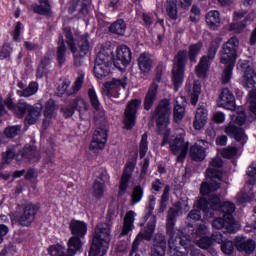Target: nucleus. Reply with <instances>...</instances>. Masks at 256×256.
<instances>
[{"label":"nucleus","mask_w":256,"mask_h":256,"mask_svg":"<svg viewBox=\"0 0 256 256\" xmlns=\"http://www.w3.org/2000/svg\"><path fill=\"white\" fill-rule=\"evenodd\" d=\"M39 119H41V108L32 106L25 118V125H35Z\"/></svg>","instance_id":"nucleus-37"},{"label":"nucleus","mask_w":256,"mask_h":256,"mask_svg":"<svg viewBox=\"0 0 256 256\" xmlns=\"http://www.w3.org/2000/svg\"><path fill=\"white\" fill-rule=\"evenodd\" d=\"M64 35L66 37L68 49H70L71 53L74 55V65H76V67L81 66V64L83 63V57H86L87 53H89V51L91 50V44L89 43V34H85L80 37L79 52H77V46L75 45V38H73V32H71V28H64Z\"/></svg>","instance_id":"nucleus-6"},{"label":"nucleus","mask_w":256,"mask_h":256,"mask_svg":"<svg viewBox=\"0 0 256 256\" xmlns=\"http://www.w3.org/2000/svg\"><path fill=\"white\" fill-rule=\"evenodd\" d=\"M221 251L224 255H231L235 251V244L233 241L227 239L223 244H221Z\"/></svg>","instance_id":"nucleus-54"},{"label":"nucleus","mask_w":256,"mask_h":256,"mask_svg":"<svg viewBox=\"0 0 256 256\" xmlns=\"http://www.w3.org/2000/svg\"><path fill=\"white\" fill-rule=\"evenodd\" d=\"M239 49V38L233 36L223 44L220 51V62L222 65H233L237 63V50Z\"/></svg>","instance_id":"nucleus-9"},{"label":"nucleus","mask_w":256,"mask_h":256,"mask_svg":"<svg viewBox=\"0 0 256 256\" xmlns=\"http://www.w3.org/2000/svg\"><path fill=\"white\" fill-rule=\"evenodd\" d=\"M32 106H29V104H27V102L20 100L17 104H16V108L14 110V113L20 117L23 118L25 117V112L29 111V109H31Z\"/></svg>","instance_id":"nucleus-48"},{"label":"nucleus","mask_w":256,"mask_h":256,"mask_svg":"<svg viewBox=\"0 0 256 256\" xmlns=\"http://www.w3.org/2000/svg\"><path fill=\"white\" fill-rule=\"evenodd\" d=\"M158 89L159 80L154 81L149 87L148 92L146 93L144 100V109H146V111H149V109L153 107V103L157 101Z\"/></svg>","instance_id":"nucleus-24"},{"label":"nucleus","mask_w":256,"mask_h":256,"mask_svg":"<svg viewBox=\"0 0 256 256\" xmlns=\"http://www.w3.org/2000/svg\"><path fill=\"white\" fill-rule=\"evenodd\" d=\"M39 91V84L37 82H31L26 89L18 91L19 97H31Z\"/></svg>","instance_id":"nucleus-45"},{"label":"nucleus","mask_w":256,"mask_h":256,"mask_svg":"<svg viewBox=\"0 0 256 256\" xmlns=\"http://www.w3.org/2000/svg\"><path fill=\"white\" fill-rule=\"evenodd\" d=\"M223 65H224L225 69L222 74V83L225 85V84L229 83V81H231L235 63L234 64H223Z\"/></svg>","instance_id":"nucleus-49"},{"label":"nucleus","mask_w":256,"mask_h":256,"mask_svg":"<svg viewBox=\"0 0 256 256\" xmlns=\"http://www.w3.org/2000/svg\"><path fill=\"white\" fill-rule=\"evenodd\" d=\"M217 49H219V42L213 40L210 43L207 55L201 57L196 67V75L198 77H205V75H207V71H209V67H211V63H213V59H215V55H217Z\"/></svg>","instance_id":"nucleus-11"},{"label":"nucleus","mask_w":256,"mask_h":256,"mask_svg":"<svg viewBox=\"0 0 256 256\" xmlns=\"http://www.w3.org/2000/svg\"><path fill=\"white\" fill-rule=\"evenodd\" d=\"M170 151L177 156V161L183 163L189 151V142H185V130H176V137L170 141Z\"/></svg>","instance_id":"nucleus-10"},{"label":"nucleus","mask_w":256,"mask_h":256,"mask_svg":"<svg viewBox=\"0 0 256 256\" xmlns=\"http://www.w3.org/2000/svg\"><path fill=\"white\" fill-rule=\"evenodd\" d=\"M156 201H157V198H155L153 195L149 196L148 205L146 207V211H147L146 219H149V217L153 215V211H155Z\"/></svg>","instance_id":"nucleus-55"},{"label":"nucleus","mask_w":256,"mask_h":256,"mask_svg":"<svg viewBox=\"0 0 256 256\" xmlns=\"http://www.w3.org/2000/svg\"><path fill=\"white\" fill-rule=\"evenodd\" d=\"M13 48H11V44L5 43L0 51V59H7V57H11V52Z\"/></svg>","instance_id":"nucleus-59"},{"label":"nucleus","mask_w":256,"mask_h":256,"mask_svg":"<svg viewBox=\"0 0 256 256\" xmlns=\"http://www.w3.org/2000/svg\"><path fill=\"white\" fill-rule=\"evenodd\" d=\"M4 133L6 137L13 139V137H17V135L21 133V126L20 125L9 126L5 129Z\"/></svg>","instance_id":"nucleus-53"},{"label":"nucleus","mask_w":256,"mask_h":256,"mask_svg":"<svg viewBox=\"0 0 256 256\" xmlns=\"http://www.w3.org/2000/svg\"><path fill=\"white\" fill-rule=\"evenodd\" d=\"M213 229H226L228 233H237L241 225L235 220H229L225 216L214 219L212 223Z\"/></svg>","instance_id":"nucleus-19"},{"label":"nucleus","mask_w":256,"mask_h":256,"mask_svg":"<svg viewBox=\"0 0 256 256\" xmlns=\"http://www.w3.org/2000/svg\"><path fill=\"white\" fill-rule=\"evenodd\" d=\"M138 67L141 73H150L151 69H153V59L151 58V54L148 52H143L138 57Z\"/></svg>","instance_id":"nucleus-30"},{"label":"nucleus","mask_w":256,"mask_h":256,"mask_svg":"<svg viewBox=\"0 0 256 256\" xmlns=\"http://www.w3.org/2000/svg\"><path fill=\"white\" fill-rule=\"evenodd\" d=\"M92 243L109 249L111 243V224H98L94 231Z\"/></svg>","instance_id":"nucleus-12"},{"label":"nucleus","mask_w":256,"mask_h":256,"mask_svg":"<svg viewBox=\"0 0 256 256\" xmlns=\"http://www.w3.org/2000/svg\"><path fill=\"white\" fill-rule=\"evenodd\" d=\"M125 31H127V24L125 20L119 19L111 24L110 33H115L116 35H125Z\"/></svg>","instance_id":"nucleus-42"},{"label":"nucleus","mask_w":256,"mask_h":256,"mask_svg":"<svg viewBox=\"0 0 256 256\" xmlns=\"http://www.w3.org/2000/svg\"><path fill=\"white\" fill-rule=\"evenodd\" d=\"M53 115H55V101L48 100L45 104V111H44V120H43V128L47 129L49 125H51V120L53 119Z\"/></svg>","instance_id":"nucleus-33"},{"label":"nucleus","mask_w":256,"mask_h":256,"mask_svg":"<svg viewBox=\"0 0 256 256\" xmlns=\"http://www.w3.org/2000/svg\"><path fill=\"white\" fill-rule=\"evenodd\" d=\"M15 158V150H8L4 155H3V161L5 163H11L13 159Z\"/></svg>","instance_id":"nucleus-64"},{"label":"nucleus","mask_w":256,"mask_h":256,"mask_svg":"<svg viewBox=\"0 0 256 256\" xmlns=\"http://www.w3.org/2000/svg\"><path fill=\"white\" fill-rule=\"evenodd\" d=\"M147 139H148L147 133H144L142 135L140 145H139V155L141 159H143V157L147 155V151H149V141H147Z\"/></svg>","instance_id":"nucleus-50"},{"label":"nucleus","mask_w":256,"mask_h":256,"mask_svg":"<svg viewBox=\"0 0 256 256\" xmlns=\"http://www.w3.org/2000/svg\"><path fill=\"white\" fill-rule=\"evenodd\" d=\"M111 57L105 52H99L94 65V75L97 79H103L109 75L111 67Z\"/></svg>","instance_id":"nucleus-13"},{"label":"nucleus","mask_w":256,"mask_h":256,"mask_svg":"<svg viewBox=\"0 0 256 256\" xmlns=\"http://www.w3.org/2000/svg\"><path fill=\"white\" fill-rule=\"evenodd\" d=\"M135 217H137V213H135V211L133 210H130L125 214L122 232L120 234L121 237H125V235H129V233L133 231Z\"/></svg>","instance_id":"nucleus-27"},{"label":"nucleus","mask_w":256,"mask_h":256,"mask_svg":"<svg viewBox=\"0 0 256 256\" xmlns=\"http://www.w3.org/2000/svg\"><path fill=\"white\" fill-rule=\"evenodd\" d=\"M200 93H201V84H199V82L195 81L193 84V90L191 93V103L193 105H197V102L199 101Z\"/></svg>","instance_id":"nucleus-51"},{"label":"nucleus","mask_w":256,"mask_h":256,"mask_svg":"<svg viewBox=\"0 0 256 256\" xmlns=\"http://www.w3.org/2000/svg\"><path fill=\"white\" fill-rule=\"evenodd\" d=\"M199 15H201V10L197 7V5H193L190 11V21L195 23L199 20Z\"/></svg>","instance_id":"nucleus-61"},{"label":"nucleus","mask_w":256,"mask_h":256,"mask_svg":"<svg viewBox=\"0 0 256 256\" xmlns=\"http://www.w3.org/2000/svg\"><path fill=\"white\" fill-rule=\"evenodd\" d=\"M223 160L219 157H215L210 161V166L206 170V182H203L200 187V193L202 195H211L221 188V179H223Z\"/></svg>","instance_id":"nucleus-3"},{"label":"nucleus","mask_w":256,"mask_h":256,"mask_svg":"<svg viewBox=\"0 0 256 256\" xmlns=\"http://www.w3.org/2000/svg\"><path fill=\"white\" fill-rule=\"evenodd\" d=\"M22 159H29L31 163H37L40 159V154L35 147L25 148L24 152H20Z\"/></svg>","instance_id":"nucleus-40"},{"label":"nucleus","mask_w":256,"mask_h":256,"mask_svg":"<svg viewBox=\"0 0 256 256\" xmlns=\"http://www.w3.org/2000/svg\"><path fill=\"white\" fill-rule=\"evenodd\" d=\"M231 122L225 126V133L227 135H231L236 141H241L245 143L247 141V136L243 129L239 128L245 121H247V117L245 116V110L243 107H238L236 112H233L231 115ZM238 125L239 127L235 126Z\"/></svg>","instance_id":"nucleus-7"},{"label":"nucleus","mask_w":256,"mask_h":256,"mask_svg":"<svg viewBox=\"0 0 256 256\" xmlns=\"http://www.w3.org/2000/svg\"><path fill=\"white\" fill-rule=\"evenodd\" d=\"M74 109L79 112L80 118L85 117L87 111H89V104L83 98H76L74 101Z\"/></svg>","instance_id":"nucleus-41"},{"label":"nucleus","mask_w":256,"mask_h":256,"mask_svg":"<svg viewBox=\"0 0 256 256\" xmlns=\"http://www.w3.org/2000/svg\"><path fill=\"white\" fill-rule=\"evenodd\" d=\"M226 235L227 234L225 232L224 233L216 232V233L212 234L210 239H212V241H214L215 243L222 245L227 240Z\"/></svg>","instance_id":"nucleus-58"},{"label":"nucleus","mask_w":256,"mask_h":256,"mask_svg":"<svg viewBox=\"0 0 256 256\" xmlns=\"http://www.w3.org/2000/svg\"><path fill=\"white\" fill-rule=\"evenodd\" d=\"M131 49L125 45H121L116 49L115 67H127L131 63Z\"/></svg>","instance_id":"nucleus-21"},{"label":"nucleus","mask_w":256,"mask_h":256,"mask_svg":"<svg viewBox=\"0 0 256 256\" xmlns=\"http://www.w3.org/2000/svg\"><path fill=\"white\" fill-rule=\"evenodd\" d=\"M245 27H247V23L243 20L241 22L230 24V31H233V33H242L245 30Z\"/></svg>","instance_id":"nucleus-56"},{"label":"nucleus","mask_w":256,"mask_h":256,"mask_svg":"<svg viewBox=\"0 0 256 256\" xmlns=\"http://www.w3.org/2000/svg\"><path fill=\"white\" fill-rule=\"evenodd\" d=\"M109 180V176L107 174H101L98 179L95 180L93 191L95 197H103V193H105V183Z\"/></svg>","instance_id":"nucleus-34"},{"label":"nucleus","mask_w":256,"mask_h":256,"mask_svg":"<svg viewBox=\"0 0 256 256\" xmlns=\"http://www.w3.org/2000/svg\"><path fill=\"white\" fill-rule=\"evenodd\" d=\"M39 211V206L33 203L25 205L22 214L18 216V221L23 227H29L35 221V215Z\"/></svg>","instance_id":"nucleus-17"},{"label":"nucleus","mask_w":256,"mask_h":256,"mask_svg":"<svg viewBox=\"0 0 256 256\" xmlns=\"http://www.w3.org/2000/svg\"><path fill=\"white\" fill-rule=\"evenodd\" d=\"M33 11L38 15H50L51 4L49 3V0H39V4L33 6Z\"/></svg>","instance_id":"nucleus-39"},{"label":"nucleus","mask_w":256,"mask_h":256,"mask_svg":"<svg viewBox=\"0 0 256 256\" xmlns=\"http://www.w3.org/2000/svg\"><path fill=\"white\" fill-rule=\"evenodd\" d=\"M181 213V206L178 202L175 208H170L167 217V234L170 236L168 241L170 256H188L189 251L191 256H205L193 244L187 235L175 234V218Z\"/></svg>","instance_id":"nucleus-1"},{"label":"nucleus","mask_w":256,"mask_h":256,"mask_svg":"<svg viewBox=\"0 0 256 256\" xmlns=\"http://www.w3.org/2000/svg\"><path fill=\"white\" fill-rule=\"evenodd\" d=\"M69 227L74 237L83 239V237L87 235V223L83 221L73 219L70 221Z\"/></svg>","instance_id":"nucleus-26"},{"label":"nucleus","mask_w":256,"mask_h":256,"mask_svg":"<svg viewBox=\"0 0 256 256\" xmlns=\"http://www.w3.org/2000/svg\"><path fill=\"white\" fill-rule=\"evenodd\" d=\"M133 171H135V163L128 162L120 179L118 197H123V195L127 193V189H129V183H131Z\"/></svg>","instance_id":"nucleus-18"},{"label":"nucleus","mask_w":256,"mask_h":256,"mask_svg":"<svg viewBox=\"0 0 256 256\" xmlns=\"http://www.w3.org/2000/svg\"><path fill=\"white\" fill-rule=\"evenodd\" d=\"M49 65H51V57L49 56H45L37 69V73L36 76L41 79L43 77V75H45L47 73V69H49Z\"/></svg>","instance_id":"nucleus-44"},{"label":"nucleus","mask_w":256,"mask_h":256,"mask_svg":"<svg viewBox=\"0 0 256 256\" xmlns=\"http://www.w3.org/2000/svg\"><path fill=\"white\" fill-rule=\"evenodd\" d=\"M206 23L210 29H218V27L221 25V17L219 15V11L212 10L208 12L206 15Z\"/></svg>","instance_id":"nucleus-35"},{"label":"nucleus","mask_w":256,"mask_h":256,"mask_svg":"<svg viewBox=\"0 0 256 256\" xmlns=\"http://www.w3.org/2000/svg\"><path fill=\"white\" fill-rule=\"evenodd\" d=\"M126 87L127 78H114L104 84L103 94L106 95V97H114V99H117L119 97V91L121 89H125Z\"/></svg>","instance_id":"nucleus-15"},{"label":"nucleus","mask_w":256,"mask_h":256,"mask_svg":"<svg viewBox=\"0 0 256 256\" xmlns=\"http://www.w3.org/2000/svg\"><path fill=\"white\" fill-rule=\"evenodd\" d=\"M190 156L193 161H203V159L207 157V154L205 153V148H203V146L195 143L190 148Z\"/></svg>","instance_id":"nucleus-38"},{"label":"nucleus","mask_w":256,"mask_h":256,"mask_svg":"<svg viewBox=\"0 0 256 256\" xmlns=\"http://www.w3.org/2000/svg\"><path fill=\"white\" fill-rule=\"evenodd\" d=\"M65 53H67V47L65 46V40L63 39V36L60 35L58 39V48L56 53L58 65L60 67H62V65H65Z\"/></svg>","instance_id":"nucleus-36"},{"label":"nucleus","mask_w":256,"mask_h":256,"mask_svg":"<svg viewBox=\"0 0 256 256\" xmlns=\"http://www.w3.org/2000/svg\"><path fill=\"white\" fill-rule=\"evenodd\" d=\"M167 249V241L165 236L160 235L155 239V243L151 248V256H165V251Z\"/></svg>","instance_id":"nucleus-32"},{"label":"nucleus","mask_w":256,"mask_h":256,"mask_svg":"<svg viewBox=\"0 0 256 256\" xmlns=\"http://www.w3.org/2000/svg\"><path fill=\"white\" fill-rule=\"evenodd\" d=\"M67 252L65 253V247L59 244L52 245L48 247V254L50 256H75L78 251H81L83 247V242L81 238L77 236H72L67 242Z\"/></svg>","instance_id":"nucleus-8"},{"label":"nucleus","mask_w":256,"mask_h":256,"mask_svg":"<svg viewBox=\"0 0 256 256\" xmlns=\"http://www.w3.org/2000/svg\"><path fill=\"white\" fill-rule=\"evenodd\" d=\"M107 251H109V248H105L99 244H95L92 242L89 251V256H105L107 255Z\"/></svg>","instance_id":"nucleus-47"},{"label":"nucleus","mask_w":256,"mask_h":256,"mask_svg":"<svg viewBox=\"0 0 256 256\" xmlns=\"http://www.w3.org/2000/svg\"><path fill=\"white\" fill-rule=\"evenodd\" d=\"M187 105V99L183 96L176 98V104L174 106V120L176 123H180V121L185 117V107Z\"/></svg>","instance_id":"nucleus-29"},{"label":"nucleus","mask_w":256,"mask_h":256,"mask_svg":"<svg viewBox=\"0 0 256 256\" xmlns=\"http://www.w3.org/2000/svg\"><path fill=\"white\" fill-rule=\"evenodd\" d=\"M62 111L65 117H73V113H75L74 103L72 102L70 105L63 107Z\"/></svg>","instance_id":"nucleus-63"},{"label":"nucleus","mask_w":256,"mask_h":256,"mask_svg":"<svg viewBox=\"0 0 256 256\" xmlns=\"http://www.w3.org/2000/svg\"><path fill=\"white\" fill-rule=\"evenodd\" d=\"M149 159L148 158H145L144 159V163L142 165V169H141V172H140V181H143V179H145V177H147V171H149Z\"/></svg>","instance_id":"nucleus-62"},{"label":"nucleus","mask_w":256,"mask_h":256,"mask_svg":"<svg viewBox=\"0 0 256 256\" xmlns=\"http://www.w3.org/2000/svg\"><path fill=\"white\" fill-rule=\"evenodd\" d=\"M88 97L93 109L95 110V120L99 121V119H101L102 121H105V110H103V106H101V102H99V97L97 96L95 89L90 88L88 90Z\"/></svg>","instance_id":"nucleus-22"},{"label":"nucleus","mask_w":256,"mask_h":256,"mask_svg":"<svg viewBox=\"0 0 256 256\" xmlns=\"http://www.w3.org/2000/svg\"><path fill=\"white\" fill-rule=\"evenodd\" d=\"M85 81V77L83 75L79 76L74 86L72 87L73 91H67L69 89V85H71L70 80H64L61 84V86L58 87V91L60 92V95H64V93H67V95H71L73 93H77L81 87H83V82Z\"/></svg>","instance_id":"nucleus-25"},{"label":"nucleus","mask_w":256,"mask_h":256,"mask_svg":"<svg viewBox=\"0 0 256 256\" xmlns=\"http://www.w3.org/2000/svg\"><path fill=\"white\" fill-rule=\"evenodd\" d=\"M203 49V42H198L189 46V51L181 50L174 58V65L172 69V80L174 83L175 91H177L180 85H183L185 79V65H187V59L191 63H197V57Z\"/></svg>","instance_id":"nucleus-2"},{"label":"nucleus","mask_w":256,"mask_h":256,"mask_svg":"<svg viewBox=\"0 0 256 256\" xmlns=\"http://www.w3.org/2000/svg\"><path fill=\"white\" fill-rule=\"evenodd\" d=\"M237 148L236 147H228L222 150L221 155L225 159H233L237 155Z\"/></svg>","instance_id":"nucleus-57"},{"label":"nucleus","mask_w":256,"mask_h":256,"mask_svg":"<svg viewBox=\"0 0 256 256\" xmlns=\"http://www.w3.org/2000/svg\"><path fill=\"white\" fill-rule=\"evenodd\" d=\"M238 251H245V253H253L255 251V241L245 237H237L235 240Z\"/></svg>","instance_id":"nucleus-31"},{"label":"nucleus","mask_w":256,"mask_h":256,"mask_svg":"<svg viewBox=\"0 0 256 256\" xmlns=\"http://www.w3.org/2000/svg\"><path fill=\"white\" fill-rule=\"evenodd\" d=\"M166 13L170 19H177V0L166 1Z\"/></svg>","instance_id":"nucleus-46"},{"label":"nucleus","mask_w":256,"mask_h":256,"mask_svg":"<svg viewBox=\"0 0 256 256\" xmlns=\"http://www.w3.org/2000/svg\"><path fill=\"white\" fill-rule=\"evenodd\" d=\"M197 247L200 249H210L211 245H213V240L210 237L204 236L196 241Z\"/></svg>","instance_id":"nucleus-52"},{"label":"nucleus","mask_w":256,"mask_h":256,"mask_svg":"<svg viewBox=\"0 0 256 256\" xmlns=\"http://www.w3.org/2000/svg\"><path fill=\"white\" fill-rule=\"evenodd\" d=\"M141 107V100H132L128 103L125 112H124V124L126 129H133L135 127V119L137 115V111H139Z\"/></svg>","instance_id":"nucleus-16"},{"label":"nucleus","mask_w":256,"mask_h":256,"mask_svg":"<svg viewBox=\"0 0 256 256\" xmlns=\"http://www.w3.org/2000/svg\"><path fill=\"white\" fill-rule=\"evenodd\" d=\"M208 233H209V227H207L205 223L199 224L195 231L196 237H200V238L206 237L205 235H207Z\"/></svg>","instance_id":"nucleus-60"},{"label":"nucleus","mask_w":256,"mask_h":256,"mask_svg":"<svg viewBox=\"0 0 256 256\" xmlns=\"http://www.w3.org/2000/svg\"><path fill=\"white\" fill-rule=\"evenodd\" d=\"M144 195V189L141 187V185H136L132 189L131 194V204L137 205V203H141Z\"/></svg>","instance_id":"nucleus-43"},{"label":"nucleus","mask_w":256,"mask_h":256,"mask_svg":"<svg viewBox=\"0 0 256 256\" xmlns=\"http://www.w3.org/2000/svg\"><path fill=\"white\" fill-rule=\"evenodd\" d=\"M219 107L233 111L235 109V96L230 89L224 88L218 99Z\"/></svg>","instance_id":"nucleus-23"},{"label":"nucleus","mask_w":256,"mask_h":256,"mask_svg":"<svg viewBox=\"0 0 256 256\" xmlns=\"http://www.w3.org/2000/svg\"><path fill=\"white\" fill-rule=\"evenodd\" d=\"M198 209L204 211L206 215H213L211 211H221L223 216L228 219V221L235 220L233 218V213H235V205L232 202H224L221 205V198L217 195H212L207 202V199L200 198L197 203Z\"/></svg>","instance_id":"nucleus-5"},{"label":"nucleus","mask_w":256,"mask_h":256,"mask_svg":"<svg viewBox=\"0 0 256 256\" xmlns=\"http://www.w3.org/2000/svg\"><path fill=\"white\" fill-rule=\"evenodd\" d=\"M155 227H157V217L152 215L150 218V222L147 224L146 228L142 230L134 240L132 244V251L135 252L139 249V243H141L142 239H146V241H151L153 238V234L155 233Z\"/></svg>","instance_id":"nucleus-14"},{"label":"nucleus","mask_w":256,"mask_h":256,"mask_svg":"<svg viewBox=\"0 0 256 256\" xmlns=\"http://www.w3.org/2000/svg\"><path fill=\"white\" fill-rule=\"evenodd\" d=\"M153 118L156 119L158 133L163 136L162 145H167L171 133V130L167 127V125L171 123V103L169 100L164 99L159 102L153 114Z\"/></svg>","instance_id":"nucleus-4"},{"label":"nucleus","mask_w":256,"mask_h":256,"mask_svg":"<svg viewBox=\"0 0 256 256\" xmlns=\"http://www.w3.org/2000/svg\"><path fill=\"white\" fill-rule=\"evenodd\" d=\"M208 112L205 107L200 106L196 110L194 129L201 131L205 125H207Z\"/></svg>","instance_id":"nucleus-28"},{"label":"nucleus","mask_w":256,"mask_h":256,"mask_svg":"<svg viewBox=\"0 0 256 256\" xmlns=\"http://www.w3.org/2000/svg\"><path fill=\"white\" fill-rule=\"evenodd\" d=\"M107 143V126L103 125L97 128L94 132L92 142L90 144V149L95 151L97 149H104Z\"/></svg>","instance_id":"nucleus-20"}]
</instances>
